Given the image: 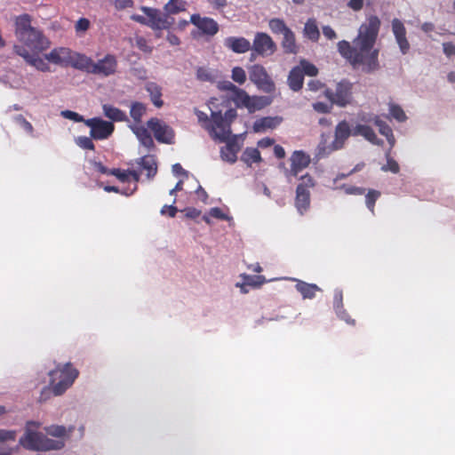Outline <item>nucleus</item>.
Here are the masks:
<instances>
[{"mask_svg": "<svg viewBox=\"0 0 455 455\" xmlns=\"http://www.w3.org/2000/svg\"><path fill=\"white\" fill-rule=\"evenodd\" d=\"M291 164L290 173L297 177L299 173L310 164V156L301 150L294 151L291 157Z\"/></svg>", "mask_w": 455, "mask_h": 455, "instance_id": "20", "label": "nucleus"}, {"mask_svg": "<svg viewBox=\"0 0 455 455\" xmlns=\"http://www.w3.org/2000/svg\"><path fill=\"white\" fill-rule=\"evenodd\" d=\"M268 27L270 28V30L274 33V34H282L283 35L284 33H286V31H288L290 28L286 26L285 22L281 20V19H278V18H274V19H271L268 22Z\"/></svg>", "mask_w": 455, "mask_h": 455, "instance_id": "39", "label": "nucleus"}, {"mask_svg": "<svg viewBox=\"0 0 455 455\" xmlns=\"http://www.w3.org/2000/svg\"><path fill=\"white\" fill-rule=\"evenodd\" d=\"M146 106L141 102H132L130 109V116L137 124L141 122L142 116L146 113Z\"/></svg>", "mask_w": 455, "mask_h": 455, "instance_id": "37", "label": "nucleus"}, {"mask_svg": "<svg viewBox=\"0 0 455 455\" xmlns=\"http://www.w3.org/2000/svg\"><path fill=\"white\" fill-rule=\"evenodd\" d=\"M92 139V137L89 138L86 136H80L76 140V142L80 148L84 149L94 150L95 147Z\"/></svg>", "mask_w": 455, "mask_h": 455, "instance_id": "46", "label": "nucleus"}, {"mask_svg": "<svg viewBox=\"0 0 455 455\" xmlns=\"http://www.w3.org/2000/svg\"><path fill=\"white\" fill-rule=\"evenodd\" d=\"M387 164L381 167L383 172H391L393 173H398L400 167L398 163L390 156V150L386 154Z\"/></svg>", "mask_w": 455, "mask_h": 455, "instance_id": "42", "label": "nucleus"}, {"mask_svg": "<svg viewBox=\"0 0 455 455\" xmlns=\"http://www.w3.org/2000/svg\"><path fill=\"white\" fill-rule=\"evenodd\" d=\"M218 88L220 91L230 92L233 93L236 90L237 86H235L230 81H221L218 83Z\"/></svg>", "mask_w": 455, "mask_h": 455, "instance_id": "56", "label": "nucleus"}, {"mask_svg": "<svg viewBox=\"0 0 455 455\" xmlns=\"http://www.w3.org/2000/svg\"><path fill=\"white\" fill-rule=\"evenodd\" d=\"M190 22L195 25L204 35L213 36L220 29L218 22L212 18L201 17L200 14H192Z\"/></svg>", "mask_w": 455, "mask_h": 455, "instance_id": "14", "label": "nucleus"}, {"mask_svg": "<svg viewBox=\"0 0 455 455\" xmlns=\"http://www.w3.org/2000/svg\"><path fill=\"white\" fill-rule=\"evenodd\" d=\"M282 122V118L278 116L271 117L266 116L257 120L254 123L253 129L255 132H264L267 129H273L279 125Z\"/></svg>", "mask_w": 455, "mask_h": 455, "instance_id": "27", "label": "nucleus"}, {"mask_svg": "<svg viewBox=\"0 0 455 455\" xmlns=\"http://www.w3.org/2000/svg\"><path fill=\"white\" fill-rule=\"evenodd\" d=\"M299 180L296 188L295 207L303 215L310 207V189L315 187V182L308 173L301 176Z\"/></svg>", "mask_w": 455, "mask_h": 455, "instance_id": "8", "label": "nucleus"}, {"mask_svg": "<svg viewBox=\"0 0 455 455\" xmlns=\"http://www.w3.org/2000/svg\"><path fill=\"white\" fill-rule=\"evenodd\" d=\"M358 118L362 122H373L374 124L379 128V132L381 135L387 138V140L390 146V149L395 144V138L393 133L392 128L383 120L380 119L379 116H367L365 113H361L358 115Z\"/></svg>", "mask_w": 455, "mask_h": 455, "instance_id": "15", "label": "nucleus"}, {"mask_svg": "<svg viewBox=\"0 0 455 455\" xmlns=\"http://www.w3.org/2000/svg\"><path fill=\"white\" fill-rule=\"evenodd\" d=\"M208 3L217 11H222L228 5L227 0H208Z\"/></svg>", "mask_w": 455, "mask_h": 455, "instance_id": "64", "label": "nucleus"}, {"mask_svg": "<svg viewBox=\"0 0 455 455\" xmlns=\"http://www.w3.org/2000/svg\"><path fill=\"white\" fill-rule=\"evenodd\" d=\"M390 116L397 120L398 122H403L406 120V115L403 108L396 104H390L389 106Z\"/></svg>", "mask_w": 455, "mask_h": 455, "instance_id": "44", "label": "nucleus"}, {"mask_svg": "<svg viewBox=\"0 0 455 455\" xmlns=\"http://www.w3.org/2000/svg\"><path fill=\"white\" fill-rule=\"evenodd\" d=\"M46 432L50 435L62 437L66 435L67 429L63 426H50L46 428Z\"/></svg>", "mask_w": 455, "mask_h": 455, "instance_id": "48", "label": "nucleus"}, {"mask_svg": "<svg viewBox=\"0 0 455 455\" xmlns=\"http://www.w3.org/2000/svg\"><path fill=\"white\" fill-rule=\"evenodd\" d=\"M102 109L105 116L114 122L127 121V116L125 112L112 105L104 104Z\"/></svg>", "mask_w": 455, "mask_h": 455, "instance_id": "29", "label": "nucleus"}, {"mask_svg": "<svg viewBox=\"0 0 455 455\" xmlns=\"http://www.w3.org/2000/svg\"><path fill=\"white\" fill-rule=\"evenodd\" d=\"M283 38L282 41V47L285 53H297L298 46L296 44V38L294 33L290 28L283 35Z\"/></svg>", "mask_w": 455, "mask_h": 455, "instance_id": "33", "label": "nucleus"}, {"mask_svg": "<svg viewBox=\"0 0 455 455\" xmlns=\"http://www.w3.org/2000/svg\"><path fill=\"white\" fill-rule=\"evenodd\" d=\"M15 122L20 124L27 132H33L34 128L32 124L22 115H18L15 116Z\"/></svg>", "mask_w": 455, "mask_h": 455, "instance_id": "51", "label": "nucleus"}, {"mask_svg": "<svg viewBox=\"0 0 455 455\" xmlns=\"http://www.w3.org/2000/svg\"><path fill=\"white\" fill-rule=\"evenodd\" d=\"M16 437V432L13 430L0 429V443L5 441H14Z\"/></svg>", "mask_w": 455, "mask_h": 455, "instance_id": "53", "label": "nucleus"}, {"mask_svg": "<svg viewBox=\"0 0 455 455\" xmlns=\"http://www.w3.org/2000/svg\"><path fill=\"white\" fill-rule=\"evenodd\" d=\"M392 30L399 48L403 54H406L410 49V44L406 38V29L403 23L398 20H392Z\"/></svg>", "mask_w": 455, "mask_h": 455, "instance_id": "19", "label": "nucleus"}, {"mask_svg": "<svg viewBox=\"0 0 455 455\" xmlns=\"http://www.w3.org/2000/svg\"><path fill=\"white\" fill-rule=\"evenodd\" d=\"M61 116L67 119H69V120H73L75 122H77V123H80V122H84V117L79 115L78 113L76 112H74V111H71V110H64L61 112Z\"/></svg>", "mask_w": 455, "mask_h": 455, "instance_id": "52", "label": "nucleus"}, {"mask_svg": "<svg viewBox=\"0 0 455 455\" xmlns=\"http://www.w3.org/2000/svg\"><path fill=\"white\" fill-rule=\"evenodd\" d=\"M322 30H323V36L327 39L333 40V39L337 38V34L331 26H328V25L323 26Z\"/></svg>", "mask_w": 455, "mask_h": 455, "instance_id": "63", "label": "nucleus"}, {"mask_svg": "<svg viewBox=\"0 0 455 455\" xmlns=\"http://www.w3.org/2000/svg\"><path fill=\"white\" fill-rule=\"evenodd\" d=\"M15 35L21 43L35 52H43L51 45L43 31L31 26V17L27 13L16 18Z\"/></svg>", "mask_w": 455, "mask_h": 455, "instance_id": "3", "label": "nucleus"}, {"mask_svg": "<svg viewBox=\"0 0 455 455\" xmlns=\"http://www.w3.org/2000/svg\"><path fill=\"white\" fill-rule=\"evenodd\" d=\"M133 0H115L114 6L117 11H122L133 6Z\"/></svg>", "mask_w": 455, "mask_h": 455, "instance_id": "55", "label": "nucleus"}, {"mask_svg": "<svg viewBox=\"0 0 455 455\" xmlns=\"http://www.w3.org/2000/svg\"><path fill=\"white\" fill-rule=\"evenodd\" d=\"M136 46L139 50L145 53H151L153 47L148 44V40L143 36H138L136 38Z\"/></svg>", "mask_w": 455, "mask_h": 455, "instance_id": "47", "label": "nucleus"}, {"mask_svg": "<svg viewBox=\"0 0 455 455\" xmlns=\"http://www.w3.org/2000/svg\"><path fill=\"white\" fill-rule=\"evenodd\" d=\"M342 189L347 195H363L365 189L363 188L356 187V186H343Z\"/></svg>", "mask_w": 455, "mask_h": 455, "instance_id": "54", "label": "nucleus"}, {"mask_svg": "<svg viewBox=\"0 0 455 455\" xmlns=\"http://www.w3.org/2000/svg\"><path fill=\"white\" fill-rule=\"evenodd\" d=\"M90 27V21L86 18H80L76 23V30L86 31Z\"/></svg>", "mask_w": 455, "mask_h": 455, "instance_id": "61", "label": "nucleus"}, {"mask_svg": "<svg viewBox=\"0 0 455 455\" xmlns=\"http://www.w3.org/2000/svg\"><path fill=\"white\" fill-rule=\"evenodd\" d=\"M187 2L185 0H169L164 6V11L168 17L185 12Z\"/></svg>", "mask_w": 455, "mask_h": 455, "instance_id": "32", "label": "nucleus"}, {"mask_svg": "<svg viewBox=\"0 0 455 455\" xmlns=\"http://www.w3.org/2000/svg\"><path fill=\"white\" fill-rule=\"evenodd\" d=\"M353 87V83L347 79H342L336 84L334 89L326 88L324 90V96L331 104L339 108H346L354 101Z\"/></svg>", "mask_w": 455, "mask_h": 455, "instance_id": "6", "label": "nucleus"}, {"mask_svg": "<svg viewBox=\"0 0 455 455\" xmlns=\"http://www.w3.org/2000/svg\"><path fill=\"white\" fill-rule=\"evenodd\" d=\"M209 214L211 217L212 218H215V219H218V220H228V217L227 214H225L222 210L219 207H213L210 210L209 212Z\"/></svg>", "mask_w": 455, "mask_h": 455, "instance_id": "57", "label": "nucleus"}, {"mask_svg": "<svg viewBox=\"0 0 455 455\" xmlns=\"http://www.w3.org/2000/svg\"><path fill=\"white\" fill-rule=\"evenodd\" d=\"M109 174L116 177L122 182H127L129 180V170L114 168L110 170Z\"/></svg>", "mask_w": 455, "mask_h": 455, "instance_id": "49", "label": "nucleus"}, {"mask_svg": "<svg viewBox=\"0 0 455 455\" xmlns=\"http://www.w3.org/2000/svg\"><path fill=\"white\" fill-rule=\"evenodd\" d=\"M117 60L113 54H107L97 62H92L91 74L109 76L116 72Z\"/></svg>", "mask_w": 455, "mask_h": 455, "instance_id": "13", "label": "nucleus"}, {"mask_svg": "<svg viewBox=\"0 0 455 455\" xmlns=\"http://www.w3.org/2000/svg\"><path fill=\"white\" fill-rule=\"evenodd\" d=\"M333 307L335 312L344 308L342 291L337 290L333 296Z\"/></svg>", "mask_w": 455, "mask_h": 455, "instance_id": "50", "label": "nucleus"}, {"mask_svg": "<svg viewBox=\"0 0 455 455\" xmlns=\"http://www.w3.org/2000/svg\"><path fill=\"white\" fill-rule=\"evenodd\" d=\"M231 77L235 83L239 84H243L246 81V73L243 68L235 67L232 69Z\"/></svg>", "mask_w": 455, "mask_h": 455, "instance_id": "45", "label": "nucleus"}, {"mask_svg": "<svg viewBox=\"0 0 455 455\" xmlns=\"http://www.w3.org/2000/svg\"><path fill=\"white\" fill-rule=\"evenodd\" d=\"M241 160L251 166L253 163L261 162L260 152L255 148H247L243 151Z\"/></svg>", "mask_w": 455, "mask_h": 455, "instance_id": "34", "label": "nucleus"}, {"mask_svg": "<svg viewBox=\"0 0 455 455\" xmlns=\"http://www.w3.org/2000/svg\"><path fill=\"white\" fill-rule=\"evenodd\" d=\"M242 277H243V283L241 285V288H243V285H248V286H251L254 288H258L266 283V278L263 275H243Z\"/></svg>", "mask_w": 455, "mask_h": 455, "instance_id": "38", "label": "nucleus"}, {"mask_svg": "<svg viewBox=\"0 0 455 455\" xmlns=\"http://www.w3.org/2000/svg\"><path fill=\"white\" fill-rule=\"evenodd\" d=\"M224 46L235 53H245L251 50V43L243 36H228L224 40Z\"/></svg>", "mask_w": 455, "mask_h": 455, "instance_id": "21", "label": "nucleus"}, {"mask_svg": "<svg viewBox=\"0 0 455 455\" xmlns=\"http://www.w3.org/2000/svg\"><path fill=\"white\" fill-rule=\"evenodd\" d=\"M303 70V76L305 75L308 76H315L318 74V68L312 63L308 62L306 60H302L299 65Z\"/></svg>", "mask_w": 455, "mask_h": 455, "instance_id": "43", "label": "nucleus"}, {"mask_svg": "<svg viewBox=\"0 0 455 455\" xmlns=\"http://www.w3.org/2000/svg\"><path fill=\"white\" fill-rule=\"evenodd\" d=\"M140 10L145 13L146 17L140 14H133L131 19L153 30L169 29L174 23L173 18L168 17L165 12L162 13L161 11L156 8L141 6Z\"/></svg>", "mask_w": 455, "mask_h": 455, "instance_id": "5", "label": "nucleus"}, {"mask_svg": "<svg viewBox=\"0 0 455 455\" xmlns=\"http://www.w3.org/2000/svg\"><path fill=\"white\" fill-rule=\"evenodd\" d=\"M350 135H353V130L350 129L349 124L345 120L339 122L335 127L334 140L327 153L342 148Z\"/></svg>", "mask_w": 455, "mask_h": 455, "instance_id": "16", "label": "nucleus"}, {"mask_svg": "<svg viewBox=\"0 0 455 455\" xmlns=\"http://www.w3.org/2000/svg\"><path fill=\"white\" fill-rule=\"evenodd\" d=\"M20 443L27 449L36 451L60 450L64 447L63 441H56L47 438L44 435L38 432H28L21 437Z\"/></svg>", "mask_w": 455, "mask_h": 455, "instance_id": "7", "label": "nucleus"}, {"mask_svg": "<svg viewBox=\"0 0 455 455\" xmlns=\"http://www.w3.org/2000/svg\"><path fill=\"white\" fill-rule=\"evenodd\" d=\"M381 21L376 15L367 17L359 29L353 45L346 40L338 43V51L353 67L362 66L366 73L379 68V49L374 48Z\"/></svg>", "mask_w": 455, "mask_h": 455, "instance_id": "1", "label": "nucleus"}, {"mask_svg": "<svg viewBox=\"0 0 455 455\" xmlns=\"http://www.w3.org/2000/svg\"><path fill=\"white\" fill-rule=\"evenodd\" d=\"M250 80L266 93H272L275 90V85L266 68L259 64L251 66L249 69Z\"/></svg>", "mask_w": 455, "mask_h": 455, "instance_id": "9", "label": "nucleus"}, {"mask_svg": "<svg viewBox=\"0 0 455 455\" xmlns=\"http://www.w3.org/2000/svg\"><path fill=\"white\" fill-rule=\"evenodd\" d=\"M132 131L142 146L148 150L155 148L153 138L147 128L144 126H136L132 128Z\"/></svg>", "mask_w": 455, "mask_h": 455, "instance_id": "26", "label": "nucleus"}, {"mask_svg": "<svg viewBox=\"0 0 455 455\" xmlns=\"http://www.w3.org/2000/svg\"><path fill=\"white\" fill-rule=\"evenodd\" d=\"M304 36L309 39L310 41L315 43L320 38V31L317 27L316 20L313 18H310L307 20L303 29Z\"/></svg>", "mask_w": 455, "mask_h": 455, "instance_id": "30", "label": "nucleus"}, {"mask_svg": "<svg viewBox=\"0 0 455 455\" xmlns=\"http://www.w3.org/2000/svg\"><path fill=\"white\" fill-rule=\"evenodd\" d=\"M178 212V209L174 205H164L161 209V214L162 215H168L171 218L175 217L176 213Z\"/></svg>", "mask_w": 455, "mask_h": 455, "instance_id": "60", "label": "nucleus"}, {"mask_svg": "<svg viewBox=\"0 0 455 455\" xmlns=\"http://www.w3.org/2000/svg\"><path fill=\"white\" fill-rule=\"evenodd\" d=\"M146 91L149 93L152 103L156 108H161L164 105V101L161 100L162 88L156 83L149 82L146 84Z\"/></svg>", "mask_w": 455, "mask_h": 455, "instance_id": "31", "label": "nucleus"}, {"mask_svg": "<svg viewBox=\"0 0 455 455\" xmlns=\"http://www.w3.org/2000/svg\"><path fill=\"white\" fill-rule=\"evenodd\" d=\"M276 44L272 37L265 32H257L254 36L252 44H251V58L254 54L261 57L273 55L276 51Z\"/></svg>", "mask_w": 455, "mask_h": 455, "instance_id": "10", "label": "nucleus"}, {"mask_svg": "<svg viewBox=\"0 0 455 455\" xmlns=\"http://www.w3.org/2000/svg\"><path fill=\"white\" fill-rule=\"evenodd\" d=\"M353 135L362 136L373 145L381 146L383 144V140L377 137L374 130L366 124H356L353 129Z\"/></svg>", "mask_w": 455, "mask_h": 455, "instance_id": "23", "label": "nucleus"}, {"mask_svg": "<svg viewBox=\"0 0 455 455\" xmlns=\"http://www.w3.org/2000/svg\"><path fill=\"white\" fill-rule=\"evenodd\" d=\"M14 52L19 56L24 58V60L29 63L30 65L36 68L41 71H49L50 67L49 64L39 56L32 55L28 52V51L22 45H14Z\"/></svg>", "mask_w": 455, "mask_h": 455, "instance_id": "17", "label": "nucleus"}, {"mask_svg": "<svg viewBox=\"0 0 455 455\" xmlns=\"http://www.w3.org/2000/svg\"><path fill=\"white\" fill-rule=\"evenodd\" d=\"M313 108L318 113H330L331 106L324 102H315L313 104Z\"/></svg>", "mask_w": 455, "mask_h": 455, "instance_id": "59", "label": "nucleus"}, {"mask_svg": "<svg viewBox=\"0 0 455 455\" xmlns=\"http://www.w3.org/2000/svg\"><path fill=\"white\" fill-rule=\"evenodd\" d=\"M50 385L54 395H60L72 386L78 377V371L70 363L57 367L49 372Z\"/></svg>", "mask_w": 455, "mask_h": 455, "instance_id": "4", "label": "nucleus"}, {"mask_svg": "<svg viewBox=\"0 0 455 455\" xmlns=\"http://www.w3.org/2000/svg\"><path fill=\"white\" fill-rule=\"evenodd\" d=\"M72 54L73 52L70 49L60 47L52 49L45 55V59L53 64L68 67L71 62Z\"/></svg>", "mask_w": 455, "mask_h": 455, "instance_id": "18", "label": "nucleus"}, {"mask_svg": "<svg viewBox=\"0 0 455 455\" xmlns=\"http://www.w3.org/2000/svg\"><path fill=\"white\" fill-rule=\"evenodd\" d=\"M226 146L220 148V157L223 161L234 164L237 160V153L240 149L238 144L236 143L235 138L230 140V137L227 141Z\"/></svg>", "mask_w": 455, "mask_h": 455, "instance_id": "22", "label": "nucleus"}, {"mask_svg": "<svg viewBox=\"0 0 455 455\" xmlns=\"http://www.w3.org/2000/svg\"><path fill=\"white\" fill-rule=\"evenodd\" d=\"M337 315L343 321H345L347 323L350 325H355V321L353 319L349 314L346 311L345 308H342L341 310H339L336 312Z\"/></svg>", "mask_w": 455, "mask_h": 455, "instance_id": "58", "label": "nucleus"}, {"mask_svg": "<svg viewBox=\"0 0 455 455\" xmlns=\"http://www.w3.org/2000/svg\"><path fill=\"white\" fill-rule=\"evenodd\" d=\"M296 290L301 294L303 299H313L315 297L316 291H320V288L314 283H307L301 280H296Z\"/></svg>", "mask_w": 455, "mask_h": 455, "instance_id": "28", "label": "nucleus"}, {"mask_svg": "<svg viewBox=\"0 0 455 455\" xmlns=\"http://www.w3.org/2000/svg\"><path fill=\"white\" fill-rule=\"evenodd\" d=\"M232 100L236 104L237 107H249L251 104V99L248 93L240 88L236 90L231 95Z\"/></svg>", "mask_w": 455, "mask_h": 455, "instance_id": "36", "label": "nucleus"}, {"mask_svg": "<svg viewBox=\"0 0 455 455\" xmlns=\"http://www.w3.org/2000/svg\"><path fill=\"white\" fill-rule=\"evenodd\" d=\"M443 51L447 57L455 56V44L451 42L443 43Z\"/></svg>", "mask_w": 455, "mask_h": 455, "instance_id": "62", "label": "nucleus"}, {"mask_svg": "<svg viewBox=\"0 0 455 455\" xmlns=\"http://www.w3.org/2000/svg\"><path fill=\"white\" fill-rule=\"evenodd\" d=\"M93 60L84 54L74 52L69 66L91 73Z\"/></svg>", "mask_w": 455, "mask_h": 455, "instance_id": "25", "label": "nucleus"}, {"mask_svg": "<svg viewBox=\"0 0 455 455\" xmlns=\"http://www.w3.org/2000/svg\"><path fill=\"white\" fill-rule=\"evenodd\" d=\"M380 195V192L375 189H370L365 195L366 206L372 214H374L375 203L379 198Z\"/></svg>", "mask_w": 455, "mask_h": 455, "instance_id": "41", "label": "nucleus"}, {"mask_svg": "<svg viewBox=\"0 0 455 455\" xmlns=\"http://www.w3.org/2000/svg\"><path fill=\"white\" fill-rule=\"evenodd\" d=\"M288 85L293 92H299L302 89L304 84L303 70L299 66H295L289 73L287 79Z\"/></svg>", "mask_w": 455, "mask_h": 455, "instance_id": "24", "label": "nucleus"}, {"mask_svg": "<svg viewBox=\"0 0 455 455\" xmlns=\"http://www.w3.org/2000/svg\"><path fill=\"white\" fill-rule=\"evenodd\" d=\"M218 99L212 98L208 102L211 110V117L201 110L195 109L198 123L206 130L214 140L227 141L231 136V124L236 118L237 113L234 108H228L222 115V109H219Z\"/></svg>", "mask_w": 455, "mask_h": 455, "instance_id": "2", "label": "nucleus"}, {"mask_svg": "<svg viewBox=\"0 0 455 455\" xmlns=\"http://www.w3.org/2000/svg\"><path fill=\"white\" fill-rule=\"evenodd\" d=\"M148 127L153 132L156 140L160 143L172 144L174 131L171 126L156 117L150 118L147 122Z\"/></svg>", "mask_w": 455, "mask_h": 455, "instance_id": "12", "label": "nucleus"}, {"mask_svg": "<svg viewBox=\"0 0 455 455\" xmlns=\"http://www.w3.org/2000/svg\"><path fill=\"white\" fill-rule=\"evenodd\" d=\"M196 78L201 82H211L213 83L216 79V76L212 70L204 67H199L196 69Z\"/></svg>", "mask_w": 455, "mask_h": 455, "instance_id": "40", "label": "nucleus"}, {"mask_svg": "<svg viewBox=\"0 0 455 455\" xmlns=\"http://www.w3.org/2000/svg\"><path fill=\"white\" fill-rule=\"evenodd\" d=\"M84 124L91 128L90 135L94 140H106L114 132L115 125L111 122L100 117H93L84 121Z\"/></svg>", "mask_w": 455, "mask_h": 455, "instance_id": "11", "label": "nucleus"}, {"mask_svg": "<svg viewBox=\"0 0 455 455\" xmlns=\"http://www.w3.org/2000/svg\"><path fill=\"white\" fill-rule=\"evenodd\" d=\"M140 164L143 169L147 170V176L151 179L156 176L157 172L156 161L153 156H145L141 158Z\"/></svg>", "mask_w": 455, "mask_h": 455, "instance_id": "35", "label": "nucleus"}]
</instances>
